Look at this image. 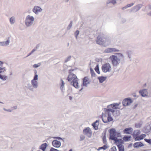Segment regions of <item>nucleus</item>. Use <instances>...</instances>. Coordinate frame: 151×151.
Here are the masks:
<instances>
[{"mask_svg": "<svg viewBox=\"0 0 151 151\" xmlns=\"http://www.w3.org/2000/svg\"><path fill=\"white\" fill-rule=\"evenodd\" d=\"M119 104H114L108 106V108L109 109H107L104 113L102 114V119L104 122L106 123L113 120V118L111 116L110 112H114V109H117V106Z\"/></svg>", "mask_w": 151, "mask_h": 151, "instance_id": "obj_1", "label": "nucleus"}, {"mask_svg": "<svg viewBox=\"0 0 151 151\" xmlns=\"http://www.w3.org/2000/svg\"><path fill=\"white\" fill-rule=\"evenodd\" d=\"M118 54L119 55L118 57L115 55H112L109 58L114 66H116L118 65L120 63V60L123 58V55L122 54L119 53Z\"/></svg>", "mask_w": 151, "mask_h": 151, "instance_id": "obj_2", "label": "nucleus"}, {"mask_svg": "<svg viewBox=\"0 0 151 151\" xmlns=\"http://www.w3.org/2000/svg\"><path fill=\"white\" fill-rule=\"evenodd\" d=\"M3 63V62L0 61V66H2ZM6 71V69L5 67H0V78L3 81L6 80L7 78V77L5 73Z\"/></svg>", "mask_w": 151, "mask_h": 151, "instance_id": "obj_3", "label": "nucleus"}, {"mask_svg": "<svg viewBox=\"0 0 151 151\" xmlns=\"http://www.w3.org/2000/svg\"><path fill=\"white\" fill-rule=\"evenodd\" d=\"M96 43L99 45H105L106 42H109L108 40L105 38H103L100 36H98L96 40Z\"/></svg>", "mask_w": 151, "mask_h": 151, "instance_id": "obj_4", "label": "nucleus"}, {"mask_svg": "<svg viewBox=\"0 0 151 151\" xmlns=\"http://www.w3.org/2000/svg\"><path fill=\"white\" fill-rule=\"evenodd\" d=\"M101 68L102 71L104 73L110 72L111 69V65L108 63H106L103 65Z\"/></svg>", "mask_w": 151, "mask_h": 151, "instance_id": "obj_5", "label": "nucleus"}, {"mask_svg": "<svg viewBox=\"0 0 151 151\" xmlns=\"http://www.w3.org/2000/svg\"><path fill=\"white\" fill-rule=\"evenodd\" d=\"M110 138L116 141H118L116 135L117 133L114 129H111L110 131Z\"/></svg>", "mask_w": 151, "mask_h": 151, "instance_id": "obj_6", "label": "nucleus"}, {"mask_svg": "<svg viewBox=\"0 0 151 151\" xmlns=\"http://www.w3.org/2000/svg\"><path fill=\"white\" fill-rule=\"evenodd\" d=\"M34 20V18L33 17L30 16L29 15L28 16L26 19V25L27 26L31 25L33 22Z\"/></svg>", "mask_w": 151, "mask_h": 151, "instance_id": "obj_7", "label": "nucleus"}, {"mask_svg": "<svg viewBox=\"0 0 151 151\" xmlns=\"http://www.w3.org/2000/svg\"><path fill=\"white\" fill-rule=\"evenodd\" d=\"M117 140L118 141H116V143L119 149V151H124V147L122 145V144L123 143L122 140L121 139Z\"/></svg>", "mask_w": 151, "mask_h": 151, "instance_id": "obj_8", "label": "nucleus"}, {"mask_svg": "<svg viewBox=\"0 0 151 151\" xmlns=\"http://www.w3.org/2000/svg\"><path fill=\"white\" fill-rule=\"evenodd\" d=\"M83 133L88 136L90 137L92 134V132L91 129L89 127L86 128L83 130Z\"/></svg>", "mask_w": 151, "mask_h": 151, "instance_id": "obj_9", "label": "nucleus"}, {"mask_svg": "<svg viewBox=\"0 0 151 151\" xmlns=\"http://www.w3.org/2000/svg\"><path fill=\"white\" fill-rule=\"evenodd\" d=\"M77 78L76 75L73 73H70L68 76L67 80L71 83Z\"/></svg>", "mask_w": 151, "mask_h": 151, "instance_id": "obj_10", "label": "nucleus"}, {"mask_svg": "<svg viewBox=\"0 0 151 151\" xmlns=\"http://www.w3.org/2000/svg\"><path fill=\"white\" fill-rule=\"evenodd\" d=\"M132 102V100L130 98H127L123 100L122 104L124 106H126L130 105Z\"/></svg>", "mask_w": 151, "mask_h": 151, "instance_id": "obj_11", "label": "nucleus"}, {"mask_svg": "<svg viewBox=\"0 0 151 151\" xmlns=\"http://www.w3.org/2000/svg\"><path fill=\"white\" fill-rule=\"evenodd\" d=\"M52 145L53 147L58 148L60 146L61 143L59 141L55 140L52 142Z\"/></svg>", "mask_w": 151, "mask_h": 151, "instance_id": "obj_12", "label": "nucleus"}, {"mask_svg": "<svg viewBox=\"0 0 151 151\" xmlns=\"http://www.w3.org/2000/svg\"><path fill=\"white\" fill-rule=\"evenodd\" d=\"M105 51L106 52L111 53L119 52V50L114 48H109L106 49Z\"/></svg>", "mask_w": 151, "mask_h": 151, "instance_id": "obj_13", "label": "nucleus"}, {"mask_svg": "<svg viewBox=\"0 0 151 151\" xmlns=\"http://www.w3.org/2000/svg\"><path fill=\"white\" fill-rule=\"evenodd\" d=\"M140 133V132L139 130H137L134 131L133 135L135 141H137V139L136 138V137H139Z\"/></svg>", "mask_w": 151, "mask_h": 151, "instance_id": "obj_14", "label": "nucleus"}, {"mask_svg": "<svg viewBox=\"0 0 151 151\" xmlns=\"http://www.w3.org/2000/svg\"><path fill=\"white\" fill-rule=\"evenodd\" d=\"M133 129L131 127L126 128L124 130V133L127 134H130L132 133Z\"/></svg>", "mask_w": 151, "mask_h": 151, "instance_id": "obj_15", "label": "nucleus"}, {"mask_svg": "<svg viewBox=\"0 0 151 151\" xmlns=\"http://www.w3.org/2000/svg\"><path fill=\"white\" fill-rule=\"evenodd\" d=\"M83 85L87 86L88 84L89 83V80L88 77H85L83 79Z\"/></svg>", "mask_w": 151, "mask_h": 151, "instance_id": "obj_16", "label": "nucleus"}, {"mask_svg": "<svg viewBox=\"0 0 151 151\" xmlns=\"http://www.w3.org/2000/svg\"><path fill=\"white\" fill-rule=\"evenodd\" d=\"M78 79L77 78L76 79L74 80V81L70 83L71 84H72L76 88H78Z\"/></svg>", "mask_w": 151, "mask_h": 151, "instance_id": "obj_17", "label": "nucleus"}, {"mask_svg": "<svg viewBox=\"0 0 151 151\" xmlns=\"http://www.w3.org/2000/svg\"><path fill=\"white\" fill-rule=\"evenodd\" d=\"M99 125V121L98 120H97L95 122H94L92 124L94 128L96 130L98 129Z\"/></svg>", "mask_w": 151, "mask_h": 151, "instance_id": "obj_18", "label": "nucleus"}, {"mask_svg": "<svg viewBox=\"0 0 151 151\" xmlns=\"http://www.w3.org/2000/svg\"><path fill=\"white\" fill-rule=\"evenodd\" d=\"M144 146V145L141 142H136L134 144L133 146L135 148L139 147Z\"/></svg>", "mask_w": 151, "mask_h": 151, "instance_id": "obj_19", "label": "nucleus"}, {"mask_svg": "<svg viewBox=\"0 0 151 151\" xmlns=\"http://www.w3.org/2000/svg\"><path fill=\"white\" fill-rule=\"evenodd\" d=\"M139 92L143 96H147V92L146 89H144L143 90H140Z\"/></svg>", "mask_w": 151, "mask_h": 151, "instance_id": "obj_20", "label": "nucleus"}, {"mask_svg": "<svg viewBox=\"0 0 151 151\" xmlns=\"http://www.w3.org/2000/svg\"><path fill=\"white\" fill-rule=\"evenodd\" d=\"M41 10V8L40 7L37 6H35L33 9V12L36 14L40 12Z\"/></svg>", "mask_w": 151, "mask_h": 151, "instance_id": "obj_21", "label": "nucleus"}, {"mask_svg": "<svg viewBox=\"0 0 151 151\" xmlns=\"http://www.w3.org/2000/svg\"><path fill=\"white\" fill-rule=\"evenodd\" d=\"M47 145L46 143L42 144L40 146V149L42 150L43 151H45L47 147Z\"/></svg>", "mask_w": 151, "mask_h": 151, "instance_id": "obj_22", "label": "nucleus"}, {"mask_svg": "<svg viewBox=\"0 0 151 151\" xmlns=\"http://www.w3.org/2000/svg\"><path fill=\"white\" fill-rule=\"evenodd\" d=\"M98 78L99 79V82L101 83H102L105 81L106 78V77L101 76L99 77Z\"/></svg>", "mask_w": 151, "mask_h": 151, "instance_id": "obj_23", "label": "nucleus"}, {"mask_svg": "<svg viewBox=\"0 0 151 151\" xmlns=\"http://www.w3.org/2000/svg\"><path fill=\"white\" fill-rule=\"evenodd\" d=\"M146 136V135L145 134H142L139 136V137H136L137 139V141L138 140H140L142 139H143L144 138H145Z\"/></svg>", "mask_w": 151, "mask_h": 151, "instance_id": "obj_24", "label": "nucleus"}, {"mask_svg": "<svg viewBox=\"0 0 151 151\" xmlns=\"http://www.w3.org/2000/svg\"><path fill=\"white\" fill-rule=\"evenodd\" d=\"M32 83L34 87L36 88L37 86V81L34 80H32Z\"/></svg>", "mask_w": 151, "mask_h": 151, "instance_id": "obj_25", "label": "nucleus"}, {"mask_svg": "<svg viewBox=\"0 0 151 151\" xmlns=\"http://www.w3.org/2000/svg\"><path fill=\"white\" fill-rule=\"evenodd\" d=\"M94 69L96 72L98 74H99L100 73V72L99 68V66L98 64L96 65Z\"/></svg>", "mask_w": 151, "mask_h": 151, "instance_id": "obj_26", "label": "nucleus"}, {"mask_svg": "<svg viewBox=\"0 0 151 151\" xmlns=\"http://www.w3.org/2000/svg\"><path fill=\"white\" fill-rule=\"evenodd\" d=\"M130 136H124L123 138V139L125 141H128L130 140Z\"/></svg>", "mask_w": 151, "mask_h": 151, "instance_id": "obj_27", "label": "nucleus"}, {"mask_svg": "<svg viewBox=\"0 0 151 151\" xmlns=\"http://www.w3.org/2000/svg\"><path fill=\"white\" fill-rule=\"evenodd\" d=\"M90 70L91 73V76H95V73L94 71L91 68H90Z\"/></svg>", "mask_w": 151, "mask_h": 151, "instance_id": "obj_28", "label": "nucleus"}, {"mask_svg": "<svg viewBox=\"0 0 151 151\" xmlns=\"http://www.w3.org/2000/svg\"><path fill=\"white\" fill-rule=\"evenodd\" d=\"M103 142L104 144H106V137L105 135H104L103 137L102 138Z\"/></svg>", "mask_w": 151, "mask_h": 151, "instance_id": "obj_29", "label": "nucleus"}, {"mask_svg": "<svg viewBox=\"0 0 151 151\" xmlns=\"http://www.w3.org/2000/svg\"><path fill=\"white\" fill-rule=\"evenodd\" d=\"M145 141L149 143L151 145V139H144Z\"/></svg>", "mask_w": 151, "mask_h": 151, "instance_id": "obj_30", "label": "nucleus"}, {"mask_svg": "<svg viewBox=\"0 0 151 151\" xmlns=\"http://www.w3.org/2000/svg\"><path fill=\"white\" fill-rule=\"evenodd\" d=\"M10 20V22L11 24H13L14 23V18L13 17L11 18Z\"/></svg>", "mask_w": 151, "mask_h": 151, "instance_id": "obj_31", "label": "nucleus"}, {"mask_svg": "<svg viewBox=\"0 0 151 151\" xmlns=\"http://www.w3.org/2000/svg\"><path fill=\"white\" fill-rule=\"evenodd\" d=\"M79 34V31L78 30H76L75 32V37L76 38H77V36Z\"/></svg>", "mask_w": 151, "mask_h": 151, "instance_id": "obj_32", "label": "nucleus"}, {"mask_svg": "<svg viewBox=\"0 0 151 151\" xmlns=\"http://www.w3.org/2000/svg\"><path fill=\"white\" fill-rule=\"evenodd\" d=\"M40 65V64L38 63V64H35L33 66L35 68H36L38 67Z\"/></svg>", "mask_w": 151, "mask_h": 151, "instance_id": "obj_33", "label": "nucleus"}, {"mask_svg": "<svg viewBox=\"0 0 151 151\" xmlns=\"http://www.w3.org/2000/svg\"><path fill=\"white\" fill-rule=\"evenodd\" d=\"M107 148V147L106 145H104L102 147H100L99 149H103L104 150H106Z\"/></svg>", "mask_w": 151, "mask_h": 151, "instance_id": "obj_34", "label": "nucleus"}, {"mask_svg": "<svg viewBox=\"0 0 151 151\" xmlns=\"http://www.w3.org/2000/svg\"><path fill=\"white\" fill-rule=\"evenodd\" d=\"M50 151H59L57 149L54 148L53 147H51L50 149Z\"/></svg>", "mask_w": 151, "mask_h": 151, "instance_id": "obj_35", "label": "nucleus"}, {"mask_svg": "<svg viewBox=\"0 0 151 151\" xmlns=\"http://www.w3.org/2000/svg\"><path fill=\"white\" fill-rule=\"evenodd\" d=\"M111 151H117L115 147H113L111 148Z\"/></svg>", "mask_w": 151, "mask_h": 151, "instance_id": "obj_36", "label": "nucleus"}, {"mask_svg": "<svg viewBox=\"0 0 151 151\" xmlns=\"http://www.w3.org/2000/svg\"><path fill=\"white\" fill-rule=\"evenodd\" d=\"M38 76L37 75V74H36L35 76V77H34V79L33 80H37V79H38Z\"/></svg>", "mask_w": 151, "mask_h": 151, "instance_id": "obj_37", "label": "nucleus"}, {"mask_svg": "<svg viewBox=\"0 0 151 151\" xmlns=\"http://www.w3.org/2000/svg\"><path fill=\"white\" fill-rule=\"evenodd\" d=\"M133 4H134L133 3H132L130 4H128L127 5V7H131V6H132L133 5Z\"/></svg>", "mask_w": 151, "mask_h": 151, "instance_id": "obj_38", "label": "nucleus"}, {"mask_svg": "<svg viewBox=\"0 0 151 151\" xmlns=\"http://www.w3.org/2000/svg\"><path fill=\"white\" fill-rule=\"evenodd\" d=\"M9 40H8L6 42H4L5 44V45H7L9 44Z\"/></svg>", "mask_w": 151, "mask_h": 151, "instance_id": "obj_39", "label": "nucleus"}, {"mask_svg": "<svg viewBox=\"0 0 151 151\" xmlns=\"http://www.w3.org/2000/svg\"><path fill=\"white\" fill-rule=\"evenodd\" d=\"M61 82H62V85L61 86V89H62V88H63V87L64 86V82H63V80H61Z\"/></svg>", "mask_w": 151, "mask_h": 151, "instance_id": "obj_40", "label": "nucleus"}, {"mask_svg": "<svg viewBox=\"0 0 151 151\" xmlns=\"http://www.w3.org/2000/svg\"><path fill=\"white\" fill-rule=\"evenodd\" d=\"M35 49H33L29 53V55L27 56H29V55H31L33 52H34L35 51Z\"/></svg>", "mask_w": 151, "mask_h": 151, "instance_id": "obj_41", "label": "nucleus"}, {"mask_svg": "<svg viewBox=\"0 0 151 151\" xmlns=\"http://www.w3.org/2000/svg\"><path fill=\"white\" fill-rule=\"evenodd\" d=\"M113 4H115L116 3V1L114 0H112L111 2Z\"/></svg>", "mask_w": 151, "mask_h": 151, "instance_id": "obj_42", "label": "nucleus"}, {"mask_svg": "<svg viewBox=\"0 0 151 151\" xmlns=\"http://www.w3.org/2000/svg\"><path fill=\"white\" fill-rule=\"evenodd\" d=\"M54 139H61V138L60 137H54L53 138Z\"/></svg>", "mask_w": 151, "mask_h": 151, "instance_id": "obj_43", "label": "nucleus"}, {"mask_svg": "<svg viewBox=\"0 0 151 151\" xmlns=\"http://www.w3.org/2000/svg\"><path fill=\"white\" fill-rule=\"evenodd\" d=\"M81 140H82L83 139L85 138V137L84 136H82V137H80Z\"/></svg>", "mask_w": 151, "mask_h": 151, "instance_id": "obj_44", "label": "nucleus"}, {"mask_svg": "<svg viewBox=\"0 0 151 151\" xmlns=\"http://www.w3.org/2000/svg\"><path fill=\"white\" fill-rule=\"evenodd\" d=\"M70 58H71V57L70 56L67 59V60H66V61H68L69 60H70Z\"/></svg>", "mask_w": 151, "mask_h": 151, "instance_id": "obj_45", "label": "nucleus"}, {"mask_svg": "<svg viewBox=\"0 0 151 151\" xmlns=\"http://www.w3.org/2000/svg\"><path fill=\"white\" fill-rule=\"evenodd\" d=\"M69 98L70 100H71L72 99V97L71 96H70L69 97Z\"/></svg>", "mask_w": 151, "mask_h": 151, "instance_id": "obj_46", "label": "nucleus"}, {"mask_svg": "<svg viewBox=\"0 0 151 151\" xmlns=\"http://www.w3.org/2000/svg\"><path fill=\"white\" fill-rule=\"evenodd\" d=\"M69 151H72V149H70Z\"/></svg>", "mask_w": 151, "mask_h": 151, "instance_id": "obj_47", "label": "nucleus"}, {"mask_svg": "<svg viewBox=\"0 0 151 151\" xmlns=\"http://www.w3.org/2000/svg\"><path fill=\"white\" fill-rule=\"evenodd\" d=\"M146 86V84H145V85H144V86Z\"/></svg>", "mask_w": 151, "mask_h": 151, "instance_id": "obj_48", "label": "nucleus"}]
</instances>
